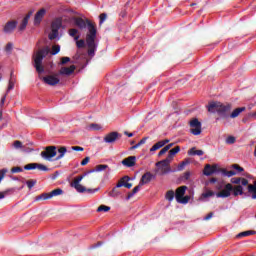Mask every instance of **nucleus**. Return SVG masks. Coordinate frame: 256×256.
<instances>
[{
  "label": "nucleus",
  "instance_id": "f257e3e1",
  "mask_svg": "<svg viewBox=\"0 0 256 256\" xmlns=\"http://www.w3.org/2000/svg\"><path fill=\"white\" fill-rule=\"evenodd\" d=\"M74 25L80 29V31H85L88 29V33L86 35V43L88 47V55L93 57L95 55V51H97V44L95 43V39H97V28L95 24H93L89 19H83L81 17L73 18Z\"/></svg>",
  "mask_w": 256,
  "mask_h": 256
},
{
  "label": "nucleus",
  "instance_id": "f03ea898",
  "mask_svg": "<svg viewBox=\"0 0 256 256\" xmlns=\"http://www.w3.org/2000/svg\"><path fill=\"white\" fill-rule=\"evenodd\" d=\"M51 53V49L49 46L39 49L32 56L33 67L36 69L37 73L41 75V73H45V67L43 66V60Z\"/></svg>",
  "mask_w": 256,
  "mask_h": 256
},
{
  "label": "nucleus",
  "instance_id": "7ed1b4c3",
  "mask_svg": "<svg viewBox=\"0 0 256 256\" xmlns=\"http://www.w3.org/2000/svg\"><path fill=\"white\" fill-rule=\"evenodd\" d=\"M231 109V104H223L221 102H211L208 105L209 113H218L219 117L222 119H227V117H229Z\"/></svg>",
  "mask_w": 256,
  "mask_h": 256
},
{
  "label": "nucleus",
  "instance_id": "20e7f679",
  "mask_svg": "<svg viewBox=\"0 0 256 256\" xmlns=\"http://www.w3.org/2000/svg\"><path fill=\"white\" fill-rule=\"evenodd\" d=\"M87 175H89V172H85L84 174L76 177L71 183V187L76 189L78 193H86V191H88V193H91V189H87L85 186L81 185V181H83V179H85Z\"/></svg>",
  "mask_w": 256,
  "mask_h": 256
},
{
  "label": "nucleus",
  "instance_id": "39448f33",
  "mask_svg": "<svg viewBox=\"0 0 256 256\" xmlns=\"http://www.w3.org/2000/svg\"><path fill=\"white\" fill-rule=\"evenodd\" d=\"M63 26V21L61 18H56L52 23H51V33L48 35V39L50 41L55 40L56 37H59V30Z\"/></svg>",
  "mask_w": 256,
  "mask_h": 256
},
{
  "label": "nucleus",
  "instance_id": "423d86ee",
  "mask_svg": "<svg viewBox=\"0 0 256 256\" xmlns=\"http://www.w3.org/2000/svg\"><path fill=\"white\" fill-rule=\"evenodd\" d=\"M63 193V189L57 188L55 190H52L49 193H42L38 196H36L35 201H47L49 199H53V197H59Z\"/></svg>",
  "mask_w": 256,
  "mask_h": 256
},
{
  "label": "nucleus",
  "instance_id": "0eeeda50",
  "mask_svg": "<svg viewBox=\"0 0 256 256\" xmlns=\"http://www.w3.org/2000/svg\"><path fill=\"white\" fill-rule=\"evenodd\" d=\"M42 159L46 161H53V157L57 156V146H47L44 151L41 152Z\"/></svg>",
  "mask_w": 256,
  "mask_h": 256
},
{
  "label": "nucleus",
  "instance_id": "6e6552de",
  "mask_svg": "<svg viewBox=\"0 0 256 256\" xmlns=\"http://www.w3.org/2000/svg\"><path fill=\"white\" fill-rule=\"evenodd\" d=\"M39 79H41L46 85H50L51 87H55V85H59L61 80L59 79V74L56 75H48L41 76L39 75Z\"/></svg>",
  "mask_w": 256,
  "mask_h": 256
},
{
  "label": "nucleus",
  "instance_id": "1a4fd4ad",
  "mask_svg": "<svg viewBox=\"0 0 256 256\" xmlns=\"http://www.w3.org/2000/svg\"><path fill=\"white\" fill-rule=\"evenodd\" d=\"M171 161H173V160L167 156L166 159L157 162L156 167H161L160 169H161L162 173H170L171 167H169V165H171Z\"/></svg>",
  "mask_w": 256,
  "mask_h": 256
},
{
  "label": "nucleus",
  "instance_id": "9d476101",
  "mask_svg": "<svg viewBox=\"0 0 256 256\" xmlns=\"http://www.w3.org/2000/svg\"><path fill=\"white\" fill-rule=\"evenodd\" d=\"M190 127V133H192V135H201V122L199 119L193 118L190 121Z\"/></svg>",
  "mask_w": 256,
  "mask_h": 256
},
{
  "label": "nucleus",
  "instance_id": "9b49d317",
  "mask_svg": "<svg viewBox=\"0 0 256 256\" xmlns=\"http://www.w3.org/2000/svg\"><path fill=\"white\" fill-rule=\"evenodd\" d=\"M231 191H233V184L228 183L224 186V189L218 193H216V197L221 199H226L227 197H231Z\"/></svg>",
  "mask_w": 256,
  "mask_h": 256
},
{
  "label": "nucleus",
  "instance_id": "f8f14e48",
  "mask_svg": "<svg viewBox=\"0 0 256 256\" xmlns=\"http://www.w3.org/2000/svg\"><path fill=\"white\" fill-rule=\"evenodd\" d=\"M221 172V169H219V166L217 164H206L203 170L204 175H206V177H211V175H213V173H219Z\"/></svg>",
  "mask_w": 256,
  "mask_h": 256
},
{
  "label": "nucleus",
  "instance_id": "ddd939ff",
  "mask_svg": "<svg viewBox=\"0 0 256 256\" xmlns=\"http://www.w3.org/2000/svg\"><path fill=\"white\" fill-rule=\"evenodd\" d=\"M26 171H33V169H38V171H49V168L43 164L39 163H30L24 166Z\"/></svg>",
  "mask_w": 256,
  "mask_h": 256
},
{
  "label": "nucleus",
  "instance_id": "4468645a",
  "mask_svg": "<svg viewBox=\"0 0 256 256\" xmlns=\"http://www.w3.org/2000/svg\"><path fill=\"white\" fill-rule=\"evenodd\" d=\"M119 138H121V134H119V132H110L104 137V142L115 143Z\"/></svg>",
  "mask_w": 256,
  "mask_h": 256
},
{
  "label": "nucleus",
  "instance_id": "2eb2a0df",
  "mask_svg": "<svg viewBox=\"0 0 256 256\" xmlns=\"http://www.w3.org/2000/svg\"><path fill=\"white\" fill-rule=\"evenodd\" d=\"M15 29H17V21L13 20V21H8L5 24L3 31H4V33L9 35V34L13 33V31H15Z\"/></svg>",
  "mask_w": 256,
  "mask_h": 256
},
{
  "label": "nucleus",
  "instance_id": "dca6fc26",
  "mask_svg": "<svg viewBox=\"0 0 256 256\" xmlns=\"http://www.w3.org/2000/svg\"><path fill=\"white\" fill-rule=\"evenodd\" d=\"M46 13L47 10H45V8H41L34 16V25H40Z\"/></svg>",
  "mask_w": 256,
  "mask_h": 256
},
{
  "label": "nucleus",
  "instance_id": "f3484780",
  "mask_svg": "<svg viewBox=\"0 0 256 256\" xmlns=\"http://www.w3.org/2000/svg\"><path fill=\"white\" fill-rule=\"evenodd\" d=\"M153 179H155V175H153L151 172H146L142 175L140 185H147V183H151V180Z\"/></svg>",
  "mask_w": 256,
  "mask_h": 256
},
{
  "label": "nucleus",
  "instance_id": "a211bd4d",
  "mask_svg": "<svg viewBox=\"0 0 256 256\" xmlns=\"http://www.w3.org/2000/svg\"><path fill=\"white\" fill-rule=\"evenodd\" d=\"M125 181H131V178L129 176H124L122 177L118 183H117V187H126V189H131V187H133L132 183H125Z\"/></svg>",
  "mask_w": 256,
  "mask_h": 256
},
{
  "label": "nucleus",
  "instance_id": "6ab92c4d",
  "mask_svg": "<svg viewBox=\"0 0 256 256\" xmlns=\"http://www.w3.org/2000/svg\"><path fill=\"white\" fill-rule=\"evenodd\" d=\"M136 162H137V157L130 156L122 160V165H124V167H135Z\"/></svg>",
  "mask_w": 256,
  "mask_h": 256
},
{
  "label": "nucleus",
  "instance_id": "aec40b11",
  "mask_svg": "<svg viewBox=\"0 0 256 256\" xmlns=\"http://www.w3.org/2000/svg\"><path fill=\"white\" fill-rule=\"evenodd\" d=\"M75 65H71L70 67H62L59 71V75H73L75 73Z\"/></svg>",
  "mask_w": 256,
  "mask_h": 256
},
{
  "label": "nucleus",
  "instance_id": "412c9836",
  "mask_svg": "<svg viewBox=\"0 0 256 256\" xmlns=\"http://www.w3.org/2000/svg\"><path fill=\"white\" fill-rule=\"evenodd\" d=\"M185 191H187V186H180L176 189V192H175L176 201H180L182 197L185 196Z\"/></svg>",
  "mask_w": 256,
  "mask_h": 256
},
{
  "label": "nucleus",
  "instance_id": "4be33fe9",
  "mask_svg": "<svg viewBox=\"0 0 256 256\" xmlns=\"http://www.w3.org/2000/svg\"><path fill=\"white\" fill-rule=\"evenodd\" d=\"M58 152L57 157L55 158V161H61L63 157H65V154L67 153V147L60 146L58 149H56V153Z\"/></svg>",
  "mask_w": 256,
  "mask_h": 256
},
{
  "label": "nucleus",
  "instance_id": "5701e85b",
  "mask_svg": "<svg viewBox=\"0 0 256 256\" xmlns=\"http://www.w3.org/2000/svg\"><path fill=\"white\" fill-rule=\"evenodd\" d=\"M105 169H109V165L100 164L95 167V169L89 170L88 173H99L101 171H105Z\"/></svg>",
  "mask_w": 256,
  "mask_h": 256
},
{
  "label": "nucleus",
  "instance_id": "b1692460",
  "mask_svg": "<svg viewBox=\"0 0 256 256\" xmlns=\"http://www.w3.org/2000/svg\"><path fill=\"white\" fill-rule=\"evenodd\" d=\"M141 187H143V185H141V182H139V185L135 186L133 190L128 193L126 197L127 201H129V199H131V197H133L136 193H139V191H141Z\"/></svg>",
  "mask_w": 256,
  "mask_h": 256
},
{
  "label": "nucleus",
  "instance_id": "393cba45",
  "mask_svg": "<svg viewBox=\"0 0 256 256\" xmlns=\"http://www.w3.org/2000/svg\"><path fill=\"white\" fill-rule=\"evenodd\" d=\"M245 107H240V108H236L235 110H233V112L230 114V118L231 119H236V117H239V115H241V113H243V111H245Z\"/></svg>",
  "mask_w": 256,
  "mask_h": 256
},
{
  "label": "nucleus",
  "instance_id": "a878e982",
  "mask_svg": "<svg viewBox=\"0 0 256 256\" xmlns=\"http://www.w3.org/2000/svg\"><path fill=\"white\" fill-rule=\"evenodd\" d=\"M248 193L252 194V199H256V180L254 181V184L248 185Z\"/></svg>",
  "mask_w": 256,
  "mask_h": 256
},
{
  "label": "nucleus",
  "instance_id": "bb28decb",
  "mask_svg": "<svg viewBox=\"0 0 256 256\" xmlns=\"http://www.w3.org/2000/svg\"><path fill=\"white\" fill-rule=\"evenodd\" d=\"M179 151H181V147L176 146L169 151L167 157H169L173 161V158L176 156L177 153H179Z\"/></svg>",
  "mask_w": 256,
  "mask_h": 256
},
{
  "label": "nucleus",
  "instance_id": "cd10ccee",
  "mask_svg": "<svg viewBox=\"0 0 256 256\" xmlns=\"http://www.w3.org/2000/svg\"><path fill=\"white\" fill-rule=\"evenodd\" d=\"M188 155H197L198 157H201L202 155H205V152L203 150H197L195 147L188 150Z\"/></svg>",
  "mask_w": 256,
  "mask_h": 256
},
{
  "label": "nucleus",
  "instance_id": "c85d7f7f",
  "mask_svg": "<svg viewBox=\"0 0 256 256\" xmlns=\"http://www.w3.org/2000/svg\"><path fill=\"white\" fill-rule=\"evenodd\" d=\"M251 235H255V231L248 230V231L240 232L239 234L236 235V239H242V237H249Z\"/></svg>",
  "mask_w": 256,
  "mask_h": 256
},
{
  "label": "nucleus",
  "instance_id": "c756f323",
  "mask_svg": "<svg viewBox=\"0 0 256 256\" xmlns=\"http://www.w3.org/2000/svg\"><path fill=\"white\" fill-rule=\"evenodd\" d=\"M234 197H238V195H243V186L242 185H237L233 187L232 189Z\"/></svg>",
  "mask_w": 256,
  "mask_h": 256
},
{
  "label": "nucleus",
  "instance_id": "7c9ffc66",
  "mask_svg": "<svg viewBox=\"0 0 256 256\" xmlns=\"http://www.w3.org/2000/svg\"><path fill=\"white\" fill-rule=\"evenodd\" d=\"M220 173H222V175L225 177H234V175H237L235 170L227 171V169H220Z\"/></svg>",
  "mask_w": 256,
  "mask_h": 256
},
{
  "label": "nucleus",
  "instance_id": "2f4dec72",
  "mask_svg": "<svg viewBox=\"0 0 256 256\" xmlns=\"http://www.w3.org/2000/svg\"><path fill=\"white\" fill-rule=\"evenodd\" d=\"M70 37H73L74 38V41H79V35H77V33H79V30L75 29V28H71L69 31H68Z\"/></svg>",
  "mask_w": 256,
  "mask_h": 256
},
{
  "label": "nucleus",
  "instance_id": "473e14b6",
  "mask_svg": "<svg viewBox=\"0 0 256 256\" xmlns=\"http://www.w3.org/2000/svg\"><path fill=\"white\" fill-rule=\"evenodd\" d=\"M165 198L167 199V201H173V199H175V191L173 190H169L166 192Z\"/></svg>",
  "mask_w": 256,
  "mask_h": 256
},
{
  "label": "nucleus",
  "instance_id": "72a5a7b5",
  "mask_svg": "<svg viewBox=\"0 0 256 256\" xmlns=\"http://www.w3.org/2000/svg\"><path fill=\"white\" fill-rule=\"evenodd\" d=\"M118 188L119 187H117V184H116V187H114L112 191L109 192L110 197H119V195H121V192H119Z\"/></svg>",
  "mask_w": 256,
  "mask_h": 256
},
{
  "label": "nucleus",
  "instance_id": "f704fd0d",
  "mask_svg": "<svg viewBox=\"0 0 256 256\" xmlns=\"http://www.w3.org/2000/svg\"><path fill=\"white\" fill-rule=\"evenodd\" d=\"M161 147H164L163 146V143L161 141H158L156 144H154L151 148H150V151L153 152V151H157L159 149H161Z\"/></svg>",
  "mask_w": 256,
  "mask_h": 256
},
{
  "label": "nucleus",
  "instance_id": "c9c22d12",
  "mask_svg": "<svg viewBox=\"0 0 256 256\" xmlns=\"http://www.w3.org/2000/svg\"><path fill=\"white\" fill-rule=\"evenodd\" d=\"M102 211H104V213H107V211H111V207L106 206V205H100V206L97 208V212H98V213H101Z\"/></svg>",
  "mask_w": 256,
  "mask_h": 256
},
{
  "label": "nucleus",
  "instance_id": "e433bc0d",
  "mask_svg": "<svg viewBox=\"0 0 256 256\" xmlns=\"http://www.w3.org/2000/svg\"><path fill=\"white\" fill-rule=\"evenodd\" d=\"M191 199V196H182L180 200L177 201V203H182L183 205H186V203H189V200Z\"/></svg>",
  "mask_w": 256,
  "mask_h": 256
},
{
  "label": "nucleus",
  "instance_id": "4c0bfd02",
  "mask_svg": "<svg viewBox=\"0 0 256 256\" xmlns=\"http://www.w3.org/2000/svg\"><path fill=\"white\" fill-rule=\"evenodd\" d=\"M213 196H215V192H213L212 190H208L207 192L202 193L203 199H207V198L213 197Z\"/></svg>",
  "mask_w": 256,
  "mask_h": 256
},
{
  "label": "nucleus",
  "instance_id": "58836bf2",
  "mask_svg": "<svg viewBox=\"0 0 256 256\" xmlns=\"http://www.w3.org/2000/svg\"><path fill=\"white\" fill-rule=\"evenodd\" d=\"M232 169H235V171H237V173H243V171H245V169L241 166H239V164H233L231 166Z\"/></svg>",
  "mask_w": 256,
  "mask_h": 256
},
{
  "label": "nucleus",
  "instance_id": "ea45409f",
  "mask_svg": "<svg viewBox=\"0 0 256 256\" xmlns=\"http://www.w3.org/2000/svg\"><path fill=\"white\" fill-rule=\"evenodd\" d=\"M59 51H61V46L54 45V46H52L51 55H57V53H59Z\"/></svg>",
  "mask_w": 256,
  "mask_h": 256
},
{
  "label": "nucleus",
  "instance_id": "a19ab883",
  "mask_svg": "<svg viewBox=\"0 0 256 256\" xmlns=\"http://www.w3.org/2000/svg\"><path fill=\"white\" fill-rule=\"evenodd\" d=\"M14 149H23V143L19 140L14 141L13 143Z\"/></svg>",
  "mask_w": 256,
  "mask_h": 256
},
{
  "label": "nucleus",
  "instance_id": "79ce46f5",
  "mask_svg": "<svg viewBox=\"0 0 256 256\" xmlns=\"http://www.w3.org/2000/svg\"><path fill=\"white\" fill-rule=\"evenodd\" d=\"M76 47H78V49H83V47H85V40H76Z\"/></svg>",
  "mask_w": 256,
  "mask_h": 256
},
{
  "label": "nucleus",
  "instance_id": "37998d69",
  "mask_svg": "<svg viewBox=\"0 0 256 256\" xmlns=\"http://www.w3.org/2000/svg\"><path fill=\"white\" fill-rule=\"evenodd\" d=\"M26 185H27L28 189H31L32 187H35V185H37V180H28L26 182Z\"/></svg>",
  "mask_w": 256,
  "mask_h": 256
},
{
  "label": "nucleus",
  "instance_id": "c03bdc74",
  "mask_svg": "<svg viewBox=\"0 0 256 256\" xmlns=\"http://www.w3.org/2000/svg\"><path fill=\"white\" fill-rule=\"evenodd\" d=\"M14 87H15V79H10V80H9V84H8L7 93H9V91H11L12 89H14Z\"/></svg>",
  "mask_w": 256,
  "mask_h": 256
},
{
  "label": "nucleus",
  "instance_id": "a18cd8bd",
  "mask_svg": "<svg viewBox=\"0 0 256 256\" xmlns=\"http://www.w3.org/2000/svg\"><path fill=\"white\" fill-rule=\"evenodd\" d=\"M29 22H27V20H22L20 26H19V31H25V29L27 28V24Z\"/></svg>",
  "mask_w": 256,
  "mask_h": 256
},
{
  "label": "nucleus",
  "instance_id": "49530a36",
  "mask_svg": "<svg viewBox=\"0 0 256 256\" xmlns=\"http://www.w3.org/2000/svg\"><path fill=\"white\" fill-rule=\"evenodd\" d=\"M185 165H189V160H184L180 163V165L178 166V170L179 171H183V169L185 168Z\"/></svg>",
  "mask_w": 256,
  "mask_h": 256
},
{
  "label": "nucleus",
  "instance_id": "de8ad7c7",
  "mask_svg": "<svg viewBox=\"0 0 256 256\" xmlns=\"http://www.w3.org/2000/svg\"><path fill=\"white\" fill-rule=\"evenodd\" d=\"M5 51H6V53H11L13 51V43H11V42L7 43V45L5 47Z\"/></svg>",
  "mask_w": 256,
  "mask_h": 256
},
{
  "label": "nucleus",
  "instance_id": "09e8293b",
  "mask_svg": "<svg viewBox=\"0 0 256 256\" xmlns=\"http://www.w3.org/2000/svg\"><path fill=\"white\" fill-rule=\"evenodd\" d=\"M99 19H100L99 24L103 25V23H105V20L107 19V14L106 13L100 14Z\"/></svg>",
  "mask_w": 256,
  "mask_h": 256
},
{
  "label": "nucleus",
  "instance_id": "8fccbe9b",
  "mask_svg": "<svg viewBox=\"0 0 256 256\" xmlns=\"http://www.w3.org/2000/svg\"><path fill=\"white\" fill-rule=\"evenodd\" d=\"M236 139L234 136H228L227 139H226V143L228 145H233V143H235Z\"/></svg>",
  "mask_w": 256,
  "mask_h": 256
},
{
  "label": "nucleus",
  "instance_id": "3c124183",
  "mask_svg": "<svg viewBox=\"0 0 256 256\" xmlns=\"http://www.w3.org/2000/svg\"><path fill=\"white\" fill-rule=\"evenodd\" d=\"M11 173H23V168L17 166L11 169Z\"/></svg>",
  "mask_w": 256,
  "mask_h": 256
},
{
  "label": "nucleus",
  "instance_id": "603ef678",
  "mask_svg": "<svg viewBox=\"0 0 256 256\" xmlns=\"http://www.w3.org/2000/svg\"><path fill=\"white\" fill-rule=\"evenodd\" d=\"M89 161H91V158L87 156L81 161L80 165H82V167H85V165H87Z\"/></svg>",
  "mask_w": 256,
  "mask_h": 256
},
{
  "label": "nucleus",
  "instance_id": "864d4df0",
  "mask_svg": "<svg viewBox=\"0 0 256 256\" xmlns=\"http://www.w3.org/2000/svg\"><path fill=\"white\" fill-rule=\"evenodd\" d=\"M190 178H191V172L186 171V172L183 174L182 179H184V181H189Z\"/></svg>",
  "mask_w": 256,
  "mask_h": 256
},
{
  "label": "nucleus",
  "instance_id": "5fc2aeb1",
  "mask_svg": "<svg viewBox=\"0 0 256 256\" xmlns=\"http://www.w3.org/2000/svg\"><path fill=\"white\" fill-rule=\"evenodd\" d=\"M90 129H93V131H99L101 126L99 124H90Z\"/></svg>",
  "mask_w": 256,
  "mask_h": 256
},
{
  "label": "nucleus",
  "instance_id": "6e6d98bb",
  "mask_svg": "<svg viewBox=\"0 0 256 256\" xmlns=\"http://www.w3.org/2000/svg\"><path fill=\"white\" fill-rule=\"evenodd\" d=\"M69 61H71V58H69V57H62L61 58V64L62 65H67V63H69Z\"/></svg>",
  "mask_w": 256,
  "mask_h": 256
},
{
  "label": "nucleus",
  "instance_id": "4d7b16f0",
  "mask_svg": "<svg viewBox=\"0 0 256 256\" xmlns=\"http://www.w3.org/2000/svg\"><path fill=\"white\" fill-rule=\"evenodd\" d=\"M231 183L234 185H239L241 183V178H231Z\"/></svg>",
  "mask_w": 256,
  "mask_h": 256
},
{
  "label": "nucleus",
  "instance_id": "13d9d810",
  "mask_svg": "<svg viewBox=\"0 0 256 256\" xmlns=\"http://www.w3.org/2000/svg\"><path fill=\"white\" fill-rule=\"evenodd\" d=\"M71 150L72 151H85V148H83L81 146H72Z\"/></svg>",
  "mask_w": 256,
  "mask_h": 256
},
{
  "label": "nucleus",
  "instance_id": "bf43d9fd",
  "mask_svg": "<svg viewBox=\"0 0 256 256\" xmlns=\"http://www.w3.org/2000/svg\"><path fill=\"white\" fill-rule=\"evenodd\" d=\"M5 173H7V170L5 169L0 170V183L5 178Z\"/></svg>",
  "mask_w": 256,
  "mask_h": 256
},
{
  "label": "nucleus",
  "instance_id": "052dcab7",
  "mask_svg": "<svg viewBox=\"0 0 256 256\" xmlns=\"http://www.w3.org/2000/svg\"><path fill=\"white\" fill-rule=\"evenodd\" d=\"M241 185H243L244 187H247V185H249V180L245 179V178H241L240 180Z\"/></svg>",
  "mask_w": 256,
  "mask_h": 256
},
{
  "label": "nucleus",
  "instance_id": "680f3d73",
  "mask_svg": "<svg viewBox=\"0 0 256 256\" xmlns=\"http://www.w3.org/2000/svg\"><path fill=\"white\" fill-rule=\"evenodd\" d=\"M167 151H169V150H167V148L164 146V148L161 149V151L158 153V157H161L162 155H165V153H167Z\"/></svg>",
  "mask_w": 256,
  "mask_h": 256
},
{
  "label": "nucleus",
  "instance_id": "e2e57ef3",
  "mask_svg": "<svg viewBox=\"0 0 256 256\" xmlns=\"http://www.w3.org/2000/svg\"><path fill=\"white\" fill-rule=\"evenodd\" d=\"M119 15L122 17V19H125V17H127V10L126 9L121 10Z\"/></svg>",
  "mask_w": 256,
  "mask_h": 256
},
{
  "label": "nucleus",
  "instance_id": "0e129e2a",
  "mask_svg": "<svg viewBox=\"0 0 256 256\" xmlns=\"http://www.w3.org/2000/svg\"><path fill=\"white\" fill-rule=\"evenodd\" d=\"M5 99H7V95H4V96L1 98L0 107H3V105H5Z\"/></svg>",
  "mask_w": 256,
  "mask_h": 256
},
{
  "label": "nucleus",
  "instance_id": "69168bd1",
  "mask_svg": "<svg viewBox=\"0 0 256 256\" xmlns=\"http://www.w3.org/2000/svg\"><path fill=\"white\" fill-rule=\"evenodd\" d=\"M213 218V212H210L205 218L204 221H209V219Z\"/></svg>",
  "mask_w": 256,
  "mask_h": 256
},
{
  "label": "nucleus",
  "instance_id": "338daca9",
  "mask_svg": "<svg viewBox=\"0 0 256 256\" xmlns=\"http://www.w3.org/2000/svg\"><path fill=\"white\" fill-rule=\"evenodd\" d=\"M138 143L139 145H145V143H147V137L142 138Z\"/></svg>",
  "mask_w": 256,
  "mask_h": 256
},
{
  "label": "nucleus",
  "instance_id": "774afa93",
  "mask_svg": "<svg viewBox=\"0 0 256 256\" xmlns=\"http://www.w3.org/2000/svg\"><path fill=\"white\" fill-rule=\"evenodd\" d=\"M7 191L0 192V199H5V195H7Z\"/></svg>",
  "mask_w": 256,
  "mask_h": 256
}]
</instances>
